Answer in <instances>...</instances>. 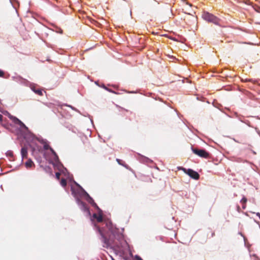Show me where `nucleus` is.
Wrapping results in <instances>:
<instances>
[{
	"instance_id": "f257e3e1",
	"label": "nucleus",
	"mask_w": 260,
	"mask_h": 260,
	"mask_svg": "<svg viewBox=\"0 0 260 260\" xmlns=\"http://www.w3.org/2000/svg\"><path fill=\"white\" fill-rule=\"evenodd\" d=\"M105 227L100 228L96 227L97 231L100 235V239L103 243V246L105 248H109L111 246L110 240L107 238V236L110 237L116 238V235L118 232V229H117L110 220H107L105 222Z\"/></svg>"
},
{
	"instance_id": "f03ea898",
	"label": "nucleus",
	"mask_w": 260,
	"mask_h": 260,
	"mask_svg": "<svg viewBox=\"0 0 260 260\" xmlns=\"http://www.w3.org/2000/svg\"><path fill=\"white\" fill-rule=\"evenodd\" d=\"M202 17L205 20L208 22H212L217 25L219 23V19L215 16L208 12H204L203 14Z\"/></svg>"
},
{
	"instance_id": "7ed1b4c3",
	"label": "nucleus",
	"mask_w": 260,
	"mask_h": 260,
	"mask_svg": "<svg viewBox=\"0 0 260 260\" xmlns=\"http://www.w3.org/2000/svg\"><path fill=\"white\" fill-rule=\"evenodd\" d=\"M81 195L85 197L86 201L90 204L93 207L96 208L101 211V209L99 208L96 204L94 202L93 199L88 194V193L84 190L80 186Z\"/></svg>"
},
{
	"instance_id": "20e7f679",
	"label": "nucleus",
	"mask_w": 260,
	"mask_h": 260,
	"mask_svg": "<svg viewBox=\"0 0 260 260\" xmlns=\"http://www.w3.org/2000/svg\"><path fill=\"white\" fill-rule=\"evenodd\" d=\"M41 143L43 144V148L44 150H50L52 154L53 155V159L54 161H55L56 162H57L59 161L58 156L56 153L55 152V151L51 147H50L47 142L44 140H42V141H41Z\"/></svg>"
},
{
	"instance_id": "39448f33",
	"label": "nucleus",
	"mask_w": 260,
	"mask_h": 260,
	"mask_svg": "<svg viewBox=\"0 0 260 260\" xmlns=\"http://www.w3.org/2000/svg\"><path fill=\"white\" fill-rule=\"evenodd\" d=\"M179 169L183 170L184 173L187 174L191 178H192L194 179L198 180V179H199V178L200 177V175L198 174V173L191 169H186L185 168L181 167V168H179Z\"/></svg>"
},
{
	"instance_id": "423d86ee",
	"label": "nucleus",
	"mask_w": 260,
	"mask_h": 260,
	"mask_svg": "<svg viewBox=\"0 0 260 260\" xmlns=\"http://www.w3.org/2000/svg\"><path fill=\"white\" fill-rule=\"evenodd\" d=\"M192 151L194 154L201 157L207 158L209 156V153L204 149H199L192 148Z\"/></svg>"
},
{
	"instance_id": "0eeeda50",
	"label": "nucleus",
	"mask_w": 260,
	"mask_h": 260,
	"mask_svg": "<svg viewBox=\"0 0 260 260\" xmlns=\"http://www.w3.org/2000/svg\"><path fill=\"white\" fill-rule=\"evenodd\" d=\"M10 118L12 120V121L16 124L19 125L21 128L25 129V130H28V127L18 118L17 117L11 116L10 117Z\"/></svg>"
},
{
	"instance_id": "6e6552de",
	"label": "nucleus",
	"mask_w": 260,
	"mask_h": 260,
	"mask_svg": "<svg viewBox=\"0 0 260 260\" xmlns=\"http://www.w3.org/2000/svg\"><path fill=\"white\" fill-rule=\"evenodd\" d=\"M10 118L12 120V121L16 124L19 125L21 128L25 129V130H28V127L18 118L17 117L11 116L10 117Z\"/></svg>"
},
{
	"instance_id": "1a4fd4ad",
	"label": "nucleus",
	"mask_w": 260,
	"mask_h": 260,
	"mask_svg": "<svg viewBox=\"0 0 260 260\" xmlns=\"http://www.w3.org/2000/svg\"><path fill=\"white\" fill-rule=\"evenodd\" d=\"M77 203L78 205L80 207V209L84 212H87L89 214H90V211L87 205L85 203L80 200L79 199H77L76 200Z\"/></svg>"
},
{
	"instance_id": "9d476101",
	"label": "nucleus",
	"mask_w": 260,
	"mask_h": 260,
	"mask_svg": "<svg viewBox=\"0 0 260 260\" xmlns=\"http://www.w3.org/2000/svg\"><path fill=\"white\" fill-rule=\"evenodd\" d=\"M21 155L22 157V159L23 160L24 158H26L27 156V149L25 147H22L21 149Z\"/></svg>"
},
{
	"instance_id": "9b49d317",
	"label": "nucleus",
	"mask_w": 260,
	"mask_h": 260,
	"mask_svg": "<svg viewBox=\"0 0 260 260\" xmlns=\"http://www.w3.org/2000/svg\"><path fill=\"white\" fill-rule=\"evenodd\" d=\"M30 88L35 93H36L39 95H43L42 91L40 89H36L35 88V85H31L30 87Z\"/></svg>"
},
{
	"instance_id": "f8f14e48",
	"label": "nucleus",
	"mask_w": 260,
	"mask_h": 260,
	"mask_svg": "<svg viewBox=\"0 0 260 260\" xmlns=\"http://www.w3.org/2000/svg\"><path fill=\"white\" fill-rule=\"evenodd\" d=\"M33 166L34 164L30 159H28L25 163V166L27 169H29Z\"/></svg>"
},
{
	"instance_id": "ddd939ff",
	"label": "nucleus",
	"mask_w": 260,
	"mask_h": 260,
	"mask_svg": "<svg viewBox=\"0 0 260 260\" xmlns=\"http://www.w3.org/2000/svg\"><path fill=\"white\" fill-rule=\"evenodd\" d=\"M101 211H102L101 210V211L99 210V213L96 218L97 221L99 222H101L103 221V216H102V213H101Z\"/></svg>"
},
{
	"instance_id": "4468645a",
	"label": "nucleus",
	"mask_w": 260,
	"mask_h": 260,
	"mask_svg": "<svg viewBox=\"0 0 260 260\" xmlns=\"http://www.w3.org/2000/svg\"><path fill=\"white\" fill-rule=\"evenodd\" d=\"M6 155L8 156V157H9L11 158H13V152L11 150H8L7 151V152H6Z\"/></svg>"
},
{
	"instance_id": "2eb2a0df",
	"label": "nucleus",
	"mask_w": 260,
	"mask_h": 260,
	"mask_svg": "<svg viewBox=\"0 0 260 260\" xmlns=\"http://www.w3.org/2000/svg\"><path fill=\"white\" fill-rule=\"evenodd\" d=\"M19 81H20V82L21 83L23 84H24L25 85H27V84L28 83V81H27L26 80L24 79L23 78H20L19 79Z\"/></svg>"
},
{
	"instance_id": "dca6fc26",
	"label": "nucleus",
	"mask_w": 260,
	"mask_h": 260,
	"mask_svg": "<svg viewBox=\"0 0 260 260\" xmlns=\"http://www.w3.org/2000/svg\"><path fill=\"white\" fill-rule=\"evenodd\" d=\"M60 184L62 186L65 187L67 185V181L65 179L62 178L60 181Z\"/></svg>"
},
{
	"instance_id": "f3484780",
	"label": "nucleus",
	"mask_w": 260,
	"mask_h": 260,
	"mask_svg": "<svg viewBox=\"0 0 260 260\" xmlns=\"http://www.w3.org/2000/svg\"><path fill=\"white\" fill-rule=\"evenodd\" d=\"M246 202H247V199L245 197H243L241 200V203L242 204H246Z\"/></svg>"
},
{
	"instance_id": "a211bd4d",
	"label": "nucleus",
	"mask_w": 260,
	"mask_h": 260,
	"mask_svg": "<svg viewBox=\"0 0 260 260\" xmlns=\"http://www.w3.org/2000/svg\"><path fill=\"white\" fill-rule=\"evenodd\" d=\"M66 106H67L68 107H69L70 108H71L73 110H75V111H76L77 112H78V110L76 108H75V107H73V106H72L71 105H66Z\"/></svg>"
},
{
	"instance_id": "6ab92c4d",
	"label": "nucleus",
	"mask_w": 260,
	"mask_h": 260,
	"mask_svg": "<svg viewBox=\"0 0 260 260\" xmlns=\"http://www.w3.org/2000/svg\"><path fill=\"white\" fill-rule=\"evenodd\" d=\"M55 176H56V178L57 179H59V178H60V173H59V172H56L55 173Z\"/></svg>"
},
{
	"instance_id": "aec40b11",
	"label": "nucleus",
	"mask_w": 260,
	"mask_h": 260,
	"mask_svg": "<svg viewBox=\"0 0 260 260\" xmlns=\"http://www.w3.org/2000/svg\"><path fill=\"white\" fill-rule=\"evenodd\" d=\"M135 258L136 260H143L142 258L138 255H135Z\"/></svg>"
},
{
	"instance_id": "412c9836",
	"label": "nucleus",
	"mask_w": 260,
	"mask_h": 260,
	"mask_svg": "<svg viewBox=\"0 0 260 260\" xmlns=\"http://www.w3.org/2000/svg\"><path fill=\"white\" fill-rule=\"evenodd\" d=\"M143 159H144V161H145V162H150V161H151L150 159H149L148 158H147V157H144L143 158Z\"/></svg>"
},
{
	"instance_id": "4be33fe9",
	"label": "nucleus",
	"mask_w": 260,
	"mask_h": 260,
	"mask_svg": "<svg viewBox=\"0 0 260 260\" xmlns=\"http://www.w3.org/2000/svg\"><path fill=\"white\" fill-rule=\"evenodd\" d=\"M4 76V72L0 69V77H3Z\"/></svg>"
},
{
	"instance_id": "5701e85b",
	"label": "nucleus",
	"mask_w": 260,
	"mask_h": 260,
	"mask_svg": "<svg viewBox=\"0 0 260 260\" xmlns=\"http://www.w3.org/2000/svg\"><path fill=\"white\" fill-rule=\"evenodd\" d=\"M3 116L0 114V122L3 121Z\"/></svg>"
},
{
	"instance_id": "b1692460",
	"label": "nucleus",
	"mask_w": 260,
	"mask_h": 260,
	"mask_svg": "<svg viewBox=\"0 0 260 260\" xmlns=\"http://www.w3.org/2000/svg\"><path fill=\"white\" fill-rule=\"evenodd\" d=\"M98 214H96V213H94L93 214V217L95 219L96 218L97 216H98Z\"/></svg>"
},
{
	"instance_id": "393cba45",
	"label": "nucleus",
	"mask_w": 260,
	"mask_h": 260,
	"mask_svg": "<svg viewBox=\"0 0 260 260\" xmlns=\"http://www.w3.org/2000/svg\"><path fill=\"white\" fill-rule=\"evenodd\" d=\"M255 130H256L257 133L258 134V135L260 137V131L259 129H258L257 128H255Z\"/></svg>"
},
{
	"instance_id": "a878e982",
	"label": "nucleus",
	"mask_w": 260,
	"mask_h": 260,
	"mask_svg": "<svg viewBox=\"0 0 260 260\" xmlns=\"http://www.w3.org/2000/svg\"><path fill=\"white\" fill-rule=\"evenodd\" d=\"M256 215L258 217H260V213H259V212H257V213H256Z\"/></svg>"
},
{
	"instance_id": "bb28decb",
	"label": "nucleus",
	"mask_w": 260,
	"mask_h": 260,
	"mask_svg": "<svg viewBox=\"0 0 260 260\" xmlns=\"http://www.w3.org/2000/svg\"><path fill=\"white\" fill-rule=\"evenodd\" d=\"M116 160H117V161L119 164H120V160L119 159H116Z\"/></svg>"
},
{
	"instance_id": "cd10ccee",
	"label": "nucleus",
	"mask_w": 260,
	"mask_h": 260,
	"mask_svg": "<svg viewBox=\"0 0 260 260\" xmlns=\"http://www.w3.org/2000/svg\"><path fill=\"white\" fill-rule=\"evenodd\" d=\"M246 205V204H243L242 208H243V209H245V206H246V205Z\"/></svg>"
},
{
	"instance_id": "c85d7f7f",
	"label": "nucleus",
	"mask_w": 260,
	"mask_h": 260,
	"mask_svg": "<svg viewBox=\"0 0 260 260\" xmlns=\"http://www.w3.org/2000/svg\"><path fill=\"white\" fill-rule=\"evenodd\" d=\"M186 4L187 5H189V6H190V7H191V4H189L188 2H186Z\"/></svg>"
},
{
	"instance_id": "c756f323",
	"label": "nucleus",
	"mask_w": 260,
	"mask_h": 260,
	"mask_svg": "<svg viewBox=\"0 0 260 260\" xmlns=\"http://www.w3.org/2000/svg\"><path fill=\"white\" fill-rule=\"evenodd\" d=\"M103 87L104 88H105V89H106L108 90V89L106 87V86H105L104 85H103Z\"/></svg>"
},
{
	"instance_id": "7c9ffc66",
	"label": "nucleus",
	"mask_w": 260,
	"mask_h": 260,
	"mask_svg": "<svg viewBox=\"0 0 260 260\" xmlns=\"http://www.w3.org/2000/svg\"><path fill=\"white\" fill-rule=\"evenodd\" d=\"M44 157H45V158H46V157H46V152H45V153H44Z\"/></svg>"
},
{
	"instance_id": "2f4dec72",
	"label": "nucleus",
	"mask_w": 260,
	"mask_h": 260,
	"mask_svg": "<svg viewBox=\"0 0 260 260\" xmlns=\"http://www.w3.org/2000/svg\"><path fill=\"white\" fill-rule=\"evenodd\" d=\"M112 260H115V259H114L113 258H112Z\"/></svg>"
},
{
	"instance_id": "473e14b6",
	"label": "nucleus",
	"mask_w": 260,
	"mask_h": 260,
	"mask_svg": "<svg viewBox=\"0 0 260 260\" xmlns=\"http://www.w3.org/2000/svg\"><path fill=\"white\" fill-rule=\"evenodd\" d=\"M259 219H260V217H259Z\"/></svg>"
}]
</instances>
